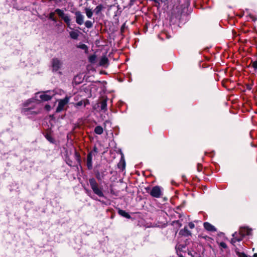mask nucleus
<instances>
[{"label":"nucleus","mask_w":257,"mask_h":257,"mask_svg":"<svg viewBox=\"0 0 257 257\" xmlns=\"http://www.w3.org/2000/svg\"><path fill=\"white\" fill-rule=\"evenodd\" d=\"M62 62L57 58H54L51 61V66L53 72H57L62 66Z\"/></svg>","instance_id":"39448f33"},{"label":"nucleus","mask_w":257,"mask_h":257,"mask_svg":"<svg viewBox=\"0 0 257 257\" xmlns=\"http://www.w3.org/2000/svg\"><path fill=\"white\" fill-rule=\"evenodd\" d=\"M96 59V56L95 55H92L89 57V61L91 63H94Z\"/></svg>","instance_id":"5701e85b"},{"label":"nucleus","mask_w":257,"mask_h":257,"mask_svg":"<svg viewBox=\"0 0 257 257\" xmlns=\"http://www.w3.org/2000/svg\"><path fill=\"white\" fill-rule=\"evenodd\" d=\"M162 2V0H160Z\"/></svg>","instance_id":"58836bf2"},{"label":"nucleus","mask_w":257,"mask_h":257,"mask_svg":"<svg viewBox=\"0 0 257 257\" xmlns=\"http://www.w3.org/2000/svg\"><path fill=\"white\" fill-rule=\"evenodd\" d=\"M168 0H162V3H165L168 2Z\"/></svg>","instance_id":"c9c22d12"},{"label":"nucleus","mask_w":257,"mask_h":257,"mask_svg":"<svg viewBox=\"0 0 257 257\" xmlns=\"http://www.w3.org/2000/svg\"><path fill=\"white\" fill-rule=\"evenodd\" d=\"M253 67L254 69H257V61H255L253 62Z\"/></svg>","instance_id":"72a5a7b5"},{"label":"nucleus","mask_w":257,"mask_h":257,"mask_svg":"<svg viewBox=\"0 0 257 257\" xmlns=\"http://www.w3.org/2000/svg\"><path fill=\"white\" fill-rule=\"evenodd\" d=\"M188 226L190 227V228H191V229H193L195 227V225L193 222L189 223Z\"/></svg>","instance_id":"7c9ffc66"},{"label":"nucleus","mask_w":257,"mask_h":257,"mask_svg":"<svg viewBox=\"0 0 257 257\" xmlns=\"http://www.w3.org/2000/svg\"><path fill=\"white\" fill-rule=\"evenodd\" d=\"M31 107H25L22 109V112L26 115L37 114L39 112V110L33 111Z\"/></svg>","instance_id":"1a4fd4ad"},{"label":"nucleus","mask_w":257,"mask_h":257,"mask_svg":"<svg viewBox=\"0 0 257 257\" xmlns=\"http://www.w3.org/2000/svg\"><path fill=\"white\" fill-rule=\"evenodd\" d=\"M55 12H51L49 14V19L54 22H56V18H54Z\"/></svg>","instance_id":"a878e982"},{"label":"nucleus","mask_w":257,"mask_h":257,"mask_svg":"<svg viewBox=\"0 0 257 257\" xmlns=\"http://www.w3.org/2000/svg\"><path fill=\"white\" fill-rule=\"evenodd\" d=\"M67 163L69 165H70V166H71V165H72L71 163H70V162H68V161H67Z\"/></svg>","instance_id":"e433bc0d"},{"label":"nucleus","mask_w":257,"mask_h":257,"mask_svg":"<svg viewBox=\"0 0 257 257\" xmlns=\"http://www.w3.org/2000/svg\"><path fill=\"white\" fill-rule=\"evenodd\" d=\"M76 22L77 24L81 25L84 23V16L80 11L75 13Z\"/></svg>","instance_id":"6e6552de"},{"label":"nucleus","mask_w":257,"mask_h":257,"mask_svg":"<svg viewBox=\"0 0 257 257\" xmlns=\"http://www.w3.org/2000/svg\"><path fill=\"white\" fill-rule=\"evenodd\" d=\"M101 109H105L106 108V103L105 102H103L101 105Z\"/></svg>","instance_id":"c756f323"},{"label":"nucleus","mask_w":257,"mask_h":257,"mask_svg":"<svg viewBox=\"0 0 257 257\" xmlns=\"http://www.w3.org/2000/svg\"><path fill=\"white\" fill-rule=\"evenodd\" d=\"M180 233L183 235H190L191 234V232L188 230L186 227H185L183 229L180 230Z\"/></svg>","instance_id":"6ab92c4d"},{"label":"nucleus","mask_w":257,"mask_h":257,"mask_svg":"<svg viewBox=\"0 0 257 257\" xmlns=\"http://www.w3.org/2000/svg\"><path fill=\"white\" fill-rule=\"evenodd\" d=\"M185 246H182L180 244H177L176 246V249L177 250V252L178 255L179 256V257H184L181 253H179L178 250H180L181 249H182L183 248H185Z\"/></svg>","instance_id":"4be33fe9"},{"label":"nucleus","mask_w":257,"mask_h":257,"mask_svg":"<svg viewBox=\"0 0 257 257\" xmlns=\"http://www.w3.org/2000/svg\"><path fill=\"white\" fill-rule=\"evenodd\" d=\"M92 153H88L87 156L86 165L89 170L92 168Z\"/></svg>","instance_id":"9d476101"},{"label":"nucleus","mask_w":257,"mask_h":257,"mask_svg":"<svg viewBox=\"0 0 257 257\" xmlns=\"http://www.w3.org/2000/svg\"><path fill=\"white\" fill-rule=\"evenodd\" d=\"M77 47L79 48H80L81 49H83V50H87V46L85 44H82L79 45V46H77Z\"/></svg>","instance_id":"cd10ccee"},{"label":"nucleus","mask_w":257,"mask_h":257,"mask_svg":"<svg viewBox=\"0 0 257 257\" xmlns=\"http://www.w3.org/2000/svg\"><path fill=\"white\" fill-rule=\"evenodd\" d=\"M118 213L120 215L126 218L130 219L131 218V215L128 213H127L126 212L123 210L119 209L118 211Z\"/></svg>","instance_id":"2eb2a0df"},{"label":"nucleus","mask_w":257,"mask_h":257,"mask_svg":"<svg viewBox=\"0 0 257 257\" xmlns=\"http://www.w3.org/2000/svg\"><path fill=\"white\" fill-rule=\"evenodd\" d=\"M70 37L73 39H77L79 36V32L78 31H72L69 33Z\"/></svg>","instance_id":"dca6fc26"},{"label":"nucleus","mask_w":257,"mask_h":257,"mask_svg":"<svg viewBox=\"0 0 257 257\" xmlns=\"http://www.w3.org/2000/svg\"><path fill=\"white\" fill-rule=\"evenodd\" d=\"M118 167L120 169H121L122 170H123L125 169V160L123 156L121 157V158L118 163Z\"/></svg>","instance_id":"4468645a"},{"label":"nucleus","mask_w":257,"mask_h":257,"mask_svg":"<svg viewBox=\"0 0 257 257\" xmlns=\"http://www.w3.org/2000/svg\"><path fill=\"white\" fill-rule=\"evenodd\" d=\"M104 8L103 6L102 5H98L94 10V13L98 15Z\"/></svg>","instance_id":"aec40b11"},{"label":"nucleus","mask_w":257,"mask_h":257,"mask_svg":"<svg viewBox=\"0 0 257 257\" xmlns=\"http://www.w3.org/2000/svg\"><path fill=\"white\" fill-rule=\"evenodd\" d=\"M219 246L223 248H227V245L224 242H221L220 243H219Z\"/></svg>","instance_id":"c85d7f7f"},{"label":"nucleus","mask_w":257,"mask_h":257,"mask_svg":"<svg viewBox=\"0 0 257 257\" xmlns=\"http://www.w3.org/2000/svg\"><path fill=\"white\" fill-rule=\"evenodd\" d=\"M46 138L47 139V140L49 141L50 143H53L54 141V139L53 138L49 135L48 134H47L46 135Z\"/></svg>","instance_id":"bb28decb"},{"label":"nucleus","mask_w":257,"mask_h":257,"mask_svg":"<svg viewBox=\"0 0 257 257\" xmlns=\"http://www.w3.org/2000/svg\"><path fill=\"white\" fill-rule=\"evenodd\" d=\"M253 257H257V253H254Z\"/></svg>","instance_id":"4c0bfd02"},{"label":"nucleus","mask_w":257,"mask_h":257,"mask_svg":"<svg viewBox=\"0 0 257 257\" xmlns=\"http://www.w3.org/2000/svg\"><path fill=\"white\" fill-rule=\"evenodd\" d=\"M35 100L36 99L33 98L28 100L24 104L25 106H28L30 103L34 102Z\"/></svg>","instance_id":"b1692460"},{"label":"nucleus","mask_w":257,"mask_h":257,"mask_svg":"<svg viewBox=\"0 0 257 257\" xmlns=\"http://www.w3.org/2000/svg\"><path fill=\"white\" fill-rule=\"evenodd\" d=\"M55 13L58 14L59 17L64 20L66 23L68 27L70 26L71 19L68 14H65L64 11L60 9H57L55 11Z\"/></svg>","instance_id":"7ed1b4c3"},{"label":"nucleus","mask_w":257,"mask_h":257,"mask_svg":"<svg viewBox=\"0 0 257 257\" xmlns=\"http://www.w3.org/2000/svg\"><path fill=\"white\" fill-rule=\"evenodd\" d=\"M55 95L53 91H48L45 93H38L36 95L35 97H39L42 101H48L50 100L52 97Z\"/></svg>","instance_id":"20e7f679"},{"label":"nucleus","mask_w":257,"mask_h":257,"mask_svg":"<svg viewBox=\"0 0 257 257\" xmlns=\"http://www.w3.org/2000/svg\"><path fill=\"white\" fill-rule=\"evenodd\" d=\"M251 232V229L245 227H240L238 233L235 232L232 234L233 237L231 239V243L234 245L236 242L242 240L244 236L250 235Z\"/></svg>","instance_id":"f257e3e1"},{"label":"nucleus","mask_w":257,"mask_h":257,"mask_svg":"<svg viewBox=\"0 0 257 257\" xmlns=\"http://www.w3.org/2000/svg\"><path fill=\"white\" fill-rule=\"evenodd\" d=\"M240 257H250V256H248L247 255H246L244 253H241L240 255Z\"/></svg>","instance_id":"473e14b6"},{"label":"nucleus","mask_w":257,"mask_h":257,"mask_svg":"<svg viewBox=\"0 0 257 257\" xmlns=\"http://www.w3.org/2000/svg\"><path fill=\"white\" fill-rule=\"evenodd\" d=\"M204 228L208 231H215L216 228L215 227L211 224L210 223L206 222L204 223Z\"/></svg>","instance_id":"f8f14e48"},{"label":"nucleus","mask_w":257,"mask_h":257,"mask_svg":"<svg viewBox=\"0 0 257 257\" xmlns=\"http://www.w3.org/2000/svg\"><path fill=\"white\" fill-rule=\"evenodd\" d=\"M45 108L47 111H49L51 109V106L50 105L47 104V105H45Z\"/></svg>","instance_id":"2f4dec72"},{"label":"nucleus","mask_w":257,"mask_h":257,"mask_svg":"<svg viewBox=\"0 0 257 257\" xmlns=\"http://www.w3.org/2000/svg\"><path fill=\"white\" fill-rule=\"evenodd\" d=\"M85 12L88 18H91L93 15V12L91 9L88 8H85Z\"/></svg>","instance_id":"f3484780"},{"label":"nucleus","mask_w":257,"mask_h":257,"mask_svg":"<svg viewBox=\"0 0 257 257\" xmlns=\"http://www.w3.org/2000/svg\"><path fill=\"white\" fill-rule=\"evenodd\" d=\"M94 132L97 135H101L103 132V129L101 126H97L94 128Z\"/></svg>","instance_id":"a211bd4d"},{"label":"nucleus","mask_w":257,"mask_h":257,"mask_svg":"<svg viewBox=\"0 0 257 257\" xmlns=\"http://www.w3.org/2000/svg\"><path fill=\"white\" fill-rule=\"evenodd\" d=\"M108 64V59L105 56H103L99 60V65L101 66L106 67Z\"/></svg>","instance_id":"9b49d317"},{"label":"nucleus","mask_w":257,"mask_h":257,"mask_svg":"<svg viewBox=\"0 0 257 257\" xmlns=\"http://www.w3.org/2000/svg\"><path fill=\"white\" fill-rule=\"evenodd\" d=\"M96 178L98 180H101V177H100V175H99V173H98L97 174H96Z\"/></svg>","instance_id":"f704fd0d"},{"label":"nucleus","mask_w":257,"mask_h":257,"mask_svg":"<svg viewBox=\"0 0 257 257\" xmlns=\"http://www.w3.org/2000/svg\"><path fill=\"white\" fill-rule=\"evenodd\" d=\"M150 194L153 197L160 198L162 195V188L159 186H156L152 188Z\"/></svg>","instance_id":"423d86ee"},{"label":"nucleus","mask_w":257,"mask_h":257,"mask_svg":"<svg viewBox=\"0 0 257 257\" xmlns=\"http://www.w3.org/2000/svg\"><path fill=\"white\" fill-rule=\"evenodd\" d=\"M94 21H86L84 24H85V27L87 28H91L93 27V23H94Z\"/></svg>","instance_id":"412c9836"},{"label":"nucleus","mask_w":257,"mask_h":257,"mask_svg":"<svg viewBox=\"0 0 257 257\" xmlns=\"http://www.w3.org/2000/svg\"><path fill=\"white\" fill-rule=\"evenodd\" d=\"M98 153V149L96 147H94L92 151L90 152L89 153H92V155L95 156Z\"/></svg>","instance_id":"393cba45"},{"label":"nucleus","mask_w":257,"mask_h":257,"mask_svg":"<svg viewBox=\"0 0 257 257\" xmlns=\"http://www.w3.org/2000/svg\"><path fill=\"white\" fill-rule=\"evenodd\" d=\"M89 103V101L88 100L85 99L83 100H81L77 103H76L74 105L75 107H78L81 106H83L85 107L87 104Z\"/></svg>","instance_id":"ddd939ff"},{"label":"nucleus","mask_w":257,"mask_h":257,"mask_svg":"<svg viewBox=\"0 0 257 257\" xmlns=\"http://www.w3.org/2000/svg\"><path fill=\"white\" fill-rule=\"evenodd\" d=\"M89 182L92 190L96 195L99 197H104L102 189L99 187L98 183L94 178L89 179Z\"/></svg>","instance_id":"f03ea898"},{"label":"nucleus","mask_w":257,"mask_h":257,"mask_svg":"<svg viewBox=\"0 0 257 257\" xmlns=\"http://www.w3.org/2000/svg\"><path fill=\"white\" fill-rule=\"evenodd\" d=\"M69 101V97H65L64 99L60 100L56 109V112H59L64 110L65 106L68 104Z\"/></svg>","instance_id":"0eeeda50"}]
</instances>
